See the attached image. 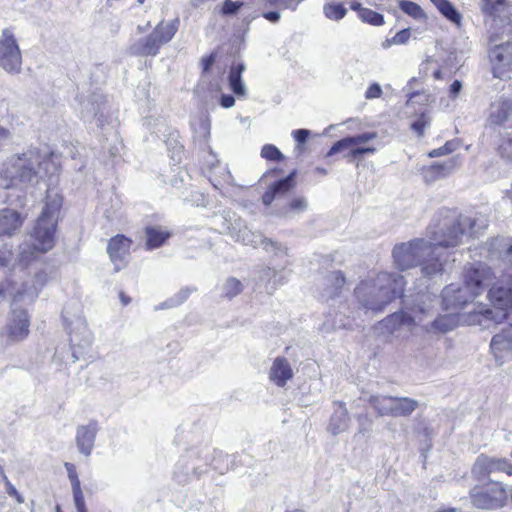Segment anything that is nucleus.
<instances>
[{
  "label": "nucleus",
  "instance_id": "nucleus-1",
  "mask_svg": "<svg viewBox=\"0 0 512 512\" xmlns=\"http://www.w3.org/2000/svg\"><path fill=\"white\" fill-rule=\"evenodd\" d=\"M435 224L428 227L430 240L421 238L395 245L392 251L394 263L400 270L421 266L424 276L433 277L441 274L449 259L450 252L435 239Z\"/></svg>",
  "mask_w": 512,
  "mask_h": 512
},
{
  "label": "nucleus",
  "instance_id": "nucleus-2",
  "mask_svg": "<svg viewBox=\"0 0 512 512\" xmlns=\"http://www.w3.org/2000/svg\"><path fill=\"white\" fill-rule=\"evenodd\" d=\"M59 169L53 153L28 150L14 155L0 169V188L8 189L17 185H37L46 177L54 176Z\"/></svg>",
  "mask_w": 512,
  "mask_h": 512
},
{
  "label": "nucleus",
  "instance_id": "nucleus-3",
  "mask_svg": "<svg viewBox=\"0 0 512 512\" xmlns=\"http://www.w3.org/2000/svg\"><path fill=\"white\" fill-rule=\"evenodd\" d=\"M495 276L491 269L483 264L476 263L464 271L462 284L451 283L441 294L442 306L445 310H460L471 303L478 295L488 289Z\"/></svg>",
  "mask_w": 512,
  "mask_h": 512
},
{
  "label": "nucleus",
  "instance_id": "nucleus-4",
  "mask_svg": "<svg viewBox=\"0 0 512 512\" xmlns=\"http://www.w3.org/2000/svg\"><path fill=\"white\" fill-rule=\"evenodd\" d=\"M485 16L490 41L494 43L489 52L493 75L502 79L507 77V72L512 69V14L508 17L503 13Z\"/></svg>",
  "mask_w": 512,
  "mask_h": 512
},
{
  "label": "nucleus",
  "instance_id": "nucleus-5",
  "mask_svg": "<svg viewBox=\"0 0 512 512\" xmlns=\"http://www.w3.org/2000/svg\"><path fill=\"white\" fill-rule=\"evenodd\" d=\"M403 277L381 272L373 281H363L355 288V296L367 310L380 311L397 296H401Z\"/></svg>",
  "mask_w": 512,
  "mask_h": 512
},
{
  "label": "nucleus",
  "instance_id": "nucleus-6",
  "mask_svg": "<svg viewBox=\"0 0 512 512\" xmlns=\"http://www.w3.org/2000/svg\"><path fill=\"white\" fill-rule=\"evenodd\" d=\"M433 222L435 224L434 237L446 249L458 246L466 229L471 236H474L487 226V221L484 218L462 217L449 209L439 210Z\"/></svg>",
  "mask_w": 512,
  "mask_h": 512
},
{
  "label": "nucleus",
  "instance_id": "nucleus-7",
  "mask_svg": "<svg viewBox=\"0 0 512 512\" xmlns=\"http://www.w3.org/2000/svg\"><path fill=\"white\" fill-rule=\"evenodd\" d=\"M62 206V196L56 188H48L44 207L36 221L32 237L33 246L38 252H47L54 245L56 225Z\"/></svg>",
  "mask_w": 512,
  "mask_h": 512
},
{
  "label": "nucleus",
  "instance_id": "nucleus-8",
  "mask_svg": "<svg viewBox=\"0 0 512 512\" xmlns=\"http://www.w3.org/2000/svg\"><path fill=\"white\" fill-rule=\"evenodd\" d=\"M404 310L395 312L381 321V326L390 334L403 326L422 323L433 316L432 299L428 294L419 293L415 297L403 296Z\"/></svg>",
  "mask_w": 512,
  "mask_h": 512
},
{
  "label": "nucleus",
  "instance_id": "nucleus-9",
  "mask_svg": "<svg viewBox=\"0 0 512 512\" xmlns=\"http://www.w3.org/2000/svg\"><path fill=\"white\" fill-rule=\"evenodd\" d=\"M488 297L494 308H486L482 304L477 310L468 315L470 325H479L483 329H489L493 324L501 323L507 318V309L512 306V287L494 285L488 287Z\"/></svg>",
  "mask_w": 512,
  "mask_h": 512
},
{
  "label": "nucleus",
  "instance_id": "nucleus-10",
  "mask_svg": "<svg viewBox=\"0 0 512 512\" xmlns=\"http://www.w3.org/2000/svg\"><path fill=\"white\" fill-rule=\"evenodd\" d=\"M179 27V19L170 22L161 21L152 32L133 43L129 51L135 56H156L164 44L170 42Z\"/></svg>",
  "mask_w": 512,
  "mask_h": 512
},
{
  "label": "nucleus",
  "instance_id": "nucleus-11",
  "mask_svg": "<svg viewBox=\"0 0 512 512\" xmlns=\"http://www.w3.org/2000/svg\"><path fill=\"white\" fill-rule=\"evenodd\" d=\"M39 289L36 287L33 288H24L21 291H18L14 297L12 302V314L11 318L6 325V334L8 339L11 342H18L24 340L29 334V317L27 311L21 308H18V303L22 302L26 299L32 301L38 295Z\"/></svg>",
  "mask_w": 512,
  "mask_h": 512
},
{
  "label": "nucleus",
  "instance_id": "nucleus-12",
  "mask_svg": "<svg viewBox=\"0 0 512 512\" xmlns=\"http://www.w3.org/2000/svg\"><path fill=\"white\" fill-rule=\"evenodd\" d=\"M223 219L225 223L229 222L225 228V232L228 233L236 242H240L254 248L263 246L266 251H277L286 255V248L271 239L265 238L260 232L251 231L240 218L232 219V217H230L227 219L224 217Z\"/></svg>",
  "mask_w": 512,
  "mask_h": 512
},
{
  "label": "nucleus",
  "instance_id": "nucleus-13",
  "mask_svg": "<svg viewBox=\"0 0 512 512\" xmlns=\"http://www.w3.org/2000/svg\"><path fill=\"white\" fill-rule=\"evenodd\" d=\"M0 68L10 75L22 71V54L10 29H3L0 36Z\"/></svg>",
  "mask_w": 512,
  "mask_h": 512
},
{
  "label": "nucleus",
  "instance_id": "nucleus-14",
  "mask_svg": "<svg viewBox=\"0 0 512 512\" xmlns=\"http://www.w3.org/2000/svg\"><path fill=\"white\" fill-rule=\"evenodd\" d=\"M507 491L500 482L491 481L471 491L474 506L480 509H496L502 507L507 500Z\"/></svg>",
  "mask_w": 512,
  "mask_h": 512
},
{
  "label": "nucleus",
  "instance_id": "nucleus-15",
  "mask_svg": "<svg viewBox=\"0 0 512 512\" xmlns=\"http://www.w3.org/2000/svg\"><path fill=\"white\" fill-rule=\"evenodd\" d=\"M296 171H292L287 177L272 183L262 195V202L265 206L275 203V212L283 206L282 202L287 199L289 193L294 189V177Z\"/></svg>",
  "mask_w": 512,
  "mask_h": 512
},
{
  "label": "nucleus",
  "instance_id": "nucleus-16",
  "mask_svg": "<svg viewBox=\"0 0 512 512\" xmlns=\"http://www.w3.org/2000/svg\"><path fill=\"white\" fill-rule=\"evenodd\" d=\"M487 125L493 128H512V99L500 97L490 104Z\"/></svg>",
  "mask_w": 512,
  "mask_h": 512
},
{
  "label": "nucleus",
  "instance_id": "nucleus-17",
  "mask_svg": "<svg viewBox=\"0 0 512 512\" xmlns=\"http://www.w3.org/2000/svg\"><path fill=\"white\" fill-rule=\"evenodd\" d=\"M131 243L132 241L122 234H118L109 240L107 253L111 262L114 264L116 272L125 266L130 253Z\"/></svg>",
  "mask_w": 512,
  "mask_h": 512
},
{
  "label": "nucleus",
  "instance_id": "nucleus-18",
  "mask_svg": "<svg viewBox=\"0 0 512 512\" xmlns=\"http://www.w3.org/2000/svg\"><path fill=\"white\" fill-rule=\"evenodd\" d=\"M497 361L503 362L512 357V325L503 328L493 336L490 344Z\"/></svg>",
  "mask_w": 512,
  "mask_h": 512
},
{
  "label": "nucleus",
  "instance_id": "nucleus-19",
  "mask_svg": "<svg viewBox=\"0 0 512 512\" xmlns=\"http://www.w3.org/2000/svg\"><path fill=\"white\" fill-rule=\"evenodd\" d=\"M459 166V157H451L443 162H435L430 166L423 168L422 174L425 182L432 183L446 178Z\"/></svg>",
  "mask_w": 512,
  "mask_h": 512
},
{
  "label": "nucleus",
  "instance_id": "nucleus-20",
  "mask_svg": "<svg viewBox=\"0 0 512 512\" xmlns=\"http://www.w3.org/2000/svg\"><path fill=\"white\" fill-rule=\"evenodd\" d=\"M503 472L507 475L512 474V466L504 459H492L481 456L477 459L473 467V473L482 477L489 476L492 473Z\"/></svg>",
  "mask_w": 512,
  "mask_h": 512
},
{
  "label": "nucleus",
  "instance_id": "nucleus-21",
  "mask_svg": "<svg viewBox=\"0 0 512 512\" xmlns=\"http://www.w3.org/2000/svg\"><path fill=\"white\" fill-rule=\"evenodd\" d=\"M23 223L21 214L13 209L0 211V236L13 235Z\"/></svg>",
  "mask_w": 512,
  "mask_h": 512
},
{
  "label": "nucleus",
  "instance_id": "nucleus-22",
  "mask_svg": "<svg viewBox=\"0 0 512 512\" xmlns=\"http://www.w3.org/2000/svg\"><path fill=\"white\" fill-rule=\"evenodd\" d=\"M345 284V277L339 270L329 272L323 279V291L321 297L325 300L339 295Z\"/></svg>",
  "mask_w": 512,
  "mask_h": 512
},
{
  "label": "nucleus",
  "instance_id": "nucleus-23",
  "mask_svg": "<svg viewBox=\"0 0 512 512\" xmlns=\"http://www.w3.org/2000/svg\"><path fill=\"white\" fill-rule=\"evenodd\" d=\"M293 376L292 368L283 357H277L270 369V380L273 381L277 386L283 387L286 382Z\"/></svg>",
  "mask_w": 512,
  "mask_h": 512
},
{
  "label": "nucleus",
  "instance_id": "nucleus-24",
  "mask_svg": "<svg viewBox=\"0 0 512 512\" xmlns=\"http://www.w3.org/2000/svg\"><path fill=\"white\" fill-rule=\"evenodd\" d=\"M69 336L73 348H87L92 343V333L81 319L75 322L74 327L69 332Z\"/></svg>",
  "mask_w": 512,
  "mask_h": 512
},
{
  "label": "nucleus",
  "instance_id": "nucleus-25",
  "mask_svg": "<svg viewBox=\"0 0 512 512\" xmlns=\"http://www.w3.org/2000/svg\"><path fill=\"white\" fill-rule=\"evenodd\" d=\"M457 324V319L452 313L440 315L429 323H420L423 329L428 333H446L452 330Z\"/></svg>",
  "mask_w": 512,
  "mask_h": 512
},
{
  "label": "nucleus",
  "instance_id": "nucleus-26",
  "mask_svg": "<svg viewBox=\"0 0 512 512\" xmlns=\"http://www.w3.org/2000/svg\"><path fill=\"white\" fill-rule=\"evenodd\" d=\"M147 249H156L162 246L171 236V233L161 226H148L145 228Z\"/></svg>",
  "mask_w": 512,
  "mask_h": 512
},
{
  "label": "nucleus",
  "instance_id": "nucleus-27",
  "mask_svg": "<svg viewBox=\"0 0 512 512\" xmlns=\"http://www.w3.org/2000/svg\"><path fill=\"white\" fill-rule=\"evenodd\" d=\"M480 6L484 15L512 14V0H481Z\"/></svg>",
  "mask_w": 512,
  "mask_h": 512
},
{
  "label": "nucleus",
  "instance_id": "nucleus-28",
  "mask_svg": "<svg viewBox=\"0 0 512 512\" xmlns=\"http://www.w3.org/2000/svg\"><path fill=\"white\" fill-rule=\"evenodd\" d=\"M246 66L244 63L232 65L229 71V86L231 90L238 96L246 95V86L242 81V73L245 71Z\"/></svg>",
  "mask_w": 512,
  "mask_h": 512
},
{
  "label": "nucleus",
  "instance_id": "nucleus-29",
  "mask_svg": "<svg viewBox=\"0 0 512 512\" xmlns=\"http://www.w3.org/2000/svg\"><path fill=\"white\" fill-rule=\"evenodd\" d=\"M308 208V202L305 197L298 196L294 197L286 203H283V206L279 207V209L274 212L275 215L280 217H291L292 214H299L304 212Z\"/></svg>",
  "mask_w": 512,
  "mask_h": 512
},
{
  "label": "nucleus",
  "instance_id": "nucleus-30",
  "mask_svg": "<svg viewBox=\"0 0 512 512\" xmlns=\"http://www.w3.org/2000/svg\"><path fill=\"white\" fill-rule=\"evenodd\" d=\"M337 406L338 407L335 409L333 415L331 416L328 427L329 431L334 435L345 431L349 422L347 410L344 407V404L338 403Z\"/></svg>",
  "mask_w": 512,
  "mask_h": 512
},
{
  "label": "nucleus",
  "instance_id": "nucleus-31",
  "mask_svg": "<svg viewBox=\"0 0 512 512\" xmlns=\"http://www.w3.org/2000/svg\"><path fill=\"white\" fill-rule=\"evenodd\" d=\"M97 430L98 426L96 422L79 426L76 432V442L79 448H91L94 444Z\"/></svg>",
  "mask_w": 512,
  "mask_h": 512
},
{
  "label": "nucleus",
  "instance_id": "nucleus-32",
  "mask_svg": "<svg viewBox=\"0 0 512 512\" xmlns=\"http://www.w3.org/2000/svg\"><path fill=\"white\" fill-rule=\"evenodd\" d=\"M103 105V98L101 95L94 94L87 99L80 101V112L84 119H91L96 117L100 111L101 106Z\"/></svg>",
  "mask_w": 512,
  "mask_h": 512
},
{
  "label": "nucleus",
  "instance_id": "nucleus-33",
  "mask_svg": "<svg viewBox=\"0 0 512 512\" xmlns=\"http://www.w3.org/2000/svg\"><path fill=\"white\" fill-rule=\"evenodd\" d=\"M393 402V417L409 416L418 407V402L408 397H393Z\"/></svg>",
  "mask_w": 512,
  "mask_h": 512
},
{
  "label": "nucleus",
  "instance_id": "nucleus-34",
  "mask_svg": "<svg viewBox=\"0 0 512 512\" xmlns=\"http://www.w3.org/2000/svg\"><path fill=\"white\" fill-rule=\"evenodd\" d=\"M368 402L380 416H391L393 413V397L392 396H371Z\"/></svg>",
  "mask_w": 512,
  "mask_h": 512
},
{
  "label": "nucleus",
  "instance_id": "nucleus-35",
  "mask_svg": "<svg viewBox=\"0 0 512 512\" xmlns=\"http://www.w3.org/2000/svg\"><path fill=\"white\" fill-rule=\"evenodd\" d=\"M439 12L455 24H460L461 15L448 0H430Z\"/></svg>",
  "mask_w": 512,
  "mask_h": 512
},
{
  "label": "nucleus",
  "instance_id": "nucleus-36",
  "mask_svg": "<svg viewBox=\"0 0 512 512\" xmlns=\"http://www.w3.org/2000/svg\"><path fill=\"white\" fill-rule=\"evenodd\" d=\"M191 289L188 287L182 288L178 293H176L171 298L167 299L166 301L160 303L158 306H156V310H164L169 309L173 307H177L184 303L188 297L191 294Z\"/></svg>",
  "mask_w": 512,
  "mask_h": 512
},
{
  "label": "nucleus",
  "instance_id": "nucleus-37",
  "mask_svg": "<svg viewBox=\"0 0 512 512\" xmlns=\"http://www.w3.org/2000/svg\"><path fill=\"white\" fill-rule=\"evenodd\" d=\"M400 9L416 20L426 19V14L423 9L415 2L408 0H401L399 2Z\"/></svg>",
  "mask_w": 512,
  "mask_h": 512
},
{
  "label": "nucleus",
  "instance_id": "nucleus-38",
  "mask_svg": "<svg viewBox=\"0 0 512 512\" xmlns=\"http://www.w3.org/2000/svg\"><path fill=\"white\" fill-rule=\"evenodd\" d=\"M323 12L330 20H340L345 17L347 9L342 4L329 3L324 5Z\"/></svg>",
  "mask_w": 512,
  "mask_h": 512
},
{
  "label": "nucleus",
  "instance_id": "nucleus-39",
  "mask_svg": "<svg viewBox=\"0 0 512 512\" xmlns=\"http://www.w3.org/2000/svg\"><path fill=\"white\" fill-rule=\"evenodd\" d=\"M242 290H243V285H242L241 281L234 277L228 278L223 285L224 296L229 299L240 294L242 292Z\"/></svg>",
  "mask_w": 512,
  "mask_h": 512
},
{
  "label": "nucleus",
  "instance_id": "nucleus-40",
  "mask_svg": "<svg viewBox=\"0 0 512 512\" xmlns=\"http://www.w3.org/2000/svg\"><path fill=\"white\" fill-rule=\"evenodd\" d=\"M65 468L67 470L68 478L72 485L73 497L82 496L83 493L81 490L80 481H79L74 464L66 462Z\"/></svg>",
  "mask_w": 512,
  "mask_h": 512
},
{
  "label": "nucleus",
  "instance_id": "nucleus-41",
  "mask_svg": "<svg viewBox=\"0 0 512 512\" xmlns=\"http://www.w3.org/2000/svg\"><path fill=\"white\" fill-rule=\"evenodd\" d=\"M355 146L351 136L345 137L333 144L327 153V156H332L342 151H350Z\"/></svg>",
  "mask_w": 512,
  "mask_h": 512
},
{
  "label": "nucleus",
  "instance_id": "nucleus-42",
  "mask_svg": "<svg viewBox=\"0 0 512 512\" xmlns=\"http://www.w3.org/2000/svg\"><path fill=\"white\" fill-rule=\"evenodd\" d=\"M261 157L276 162L284 159V155L281 153V151L272 144H266L262 147Z\"/></svg>",
  "mask_w": 512,
  "mask_h": 512
},
{
  "label": "nucleus",
  "instance_id": "nucleus-43",
  "mask_svg": "<svg viewBox=\"0 0 512 512\" xmlns=\"http://www.w3.org/2000/svg\"><path fill=\"white\" fill-rule=\"evenodd\" d=\"M260 280L266 281L268 283H272V287H275L276 285L280 284V280L282 279V276L279 275V272L275 268L267 267L260 271Z\"/></svg>",
  "mask_w": 512,
  "mask_h": 512
},
{
  "label": "nucleus",
  "instance_id": "nucleus-44",
  "mask_svg": "<svg viewBox=\"0 0 512 512\" xmlns=\"http://www.w3.org/2000/svg\"><path fill=\"white\" fill-rule=\"evenodd\" d=\"M364 22L372 25H382L384 23L383 16L371 9L365 8L360 10L359 16Z\"/></svg>",
  "mask_w": 512,
  "mask_h": 512
},
{
  "label": "nucleus",
  "instance_id": "nucleus-45",
  "mask_svg": "<svg viewBox=\"0 0 512 512\" xmlns=\"http://www.w3.org/2000/svg\"><path fill=\"white\" fill-rule=\"evenodd\" d=\"M410 36V29H402L401 31L397 32L391 39H387L384 43V47L406 44L410 39Z\"/></svg>",
  "mask_w": 512,
  "mask_h": 512
},
{
  "label": "nucleus",
  "instance_id": "nucleus-46",
  "mask_svg": "<svg viewBox=\"0 0 512 512\" xmlns=\"http://www.w3.org/2000/svg\"><path fill=\"white\" fill-rule=\"evenodd\" d=\"M457 147H458L457 141H453V140L447 141L445 143V145H443L442 147H439L437 149H433L432 151H430L428 156L431 158L444 156V155H447V154L455 151L457 149Z\"/></svg>",
  "mask_w": 512,
  "mask_h": 512
},
{
  "label": "nucleus",
  "instance_id": "nucleus-47",
  "mask_svg": "<svg viewBox=\"0 0 512 512\" xmlns=\"http://www.w3.org/2000/svg\"><path fill=\"white\" fill-rule=\"evenodd\" d=\"M292 136L297 142L295 151L300 154L303 151V145L306 143L308 137L310 136V131L307 129H297L292 132Z\"/></svg>",
  "mask_w": 512,
  "mask_h": 512
},
{
  "label": "nucleus",
  "instance_id": "nucleus-48",
  "mask_svg": "<svg viewBox=\"0 0 512 512\" xmlns=\"http://www.w3.org/2000/svg\"><path fill=\"white\" fill-rule=\"evenodd\" d=\"M376 151L373 147H358L354 146L346 155L345 157L349 161H354L356 159H359L364 154H373Z\"/></svg>",
  "mask_w": 512,
  "mask_h": 512
},
{
  "label": "nucleus",
  "instance_id": "nucleus-49",
  "mask_svg": "<svg viewBox=\"0 0 512 512\" xmlns=\"http://www.w3.org/2000/svg\"><path fill=\"white\" fill-rule=\"evenodd\" d=\"M430 119L425 115L421 114L412 124L411 128L414 132L417 133L419 137H422L424 134L425 128L429 125Z\"/></svg>",
  "mask_w": 512,
  "mask_h": 512
},
{
  "label": "nucleus",
  "instance_id": "nucleus-50",
  "mask_svg": "<svg viewBox=\"0 0 512 512\" xmlns=\"http://www.w3.org/2000/svg\"><path fill=\"white\" fill-rule=\"evenodd\" d=\"M242 1L225 0L223 3L221 13L223 15H234L243 6Z\"/></svg>",
  "mask_w": 512,
  "mask_h": 512
},
{
  "label": "nucleus",
  "instance_id": "nucleus-51",
  "mask_svg": "<svg viewBox=\"0 0 512 512\" xmlns=\"http://www.w3.org/2000/svg\"><path fill=\"white\" fill-rule=\"evenodd\" d=\"M499 153L503 158L512 161V138H505L499 145Z\"/></svg>",
  "mask_w": 512,
  "mask_h": 512
},
{
  "label": "nucleus",
  "instance_id": "nucleus-52",
  "mask_svg": "<svg viewBox=\"0 0 512 512\" xmlns=\"http://www.w3.org/2000/svg\"><path fill=\"white\" fill-rule=\"evenodd\" d=\"M351 137L353 139L355 146H357L360 144H365V143L377 138V133L376 132H365V133L354 135Z\"/></svg>",
  "mask_w": 512,
  "mask_h": 512
},
{
  "label": "nucleus",
  "instance_id": "nucleus-53",
  "mask_svg": "<svg viewBox=\"0 0 512 512\" xmlns=\"http://www.w3.org/2000/svg\"><path fill=\"white\" fill-rule=\"evenodd\" d=\"M381 95H382V88L378 83L371 84L365 92L366 99H376V98H379Z\"/></svg>",
  "mask_w": 512,
  "mask_h": 512
},
{
  "label": "nucleus",
  "instance_id": "nucleus-54",
  "mask_svg": "<svg viewBox=\"0 0 512 512\" xmlns=\"http://www.w3.org/2000/svg\"><path fill=\"white\" fill-rule=\"evenodd\" d=\"M359 421V432L360 433H366L369 432L372 426L371 420L367 416H360L358 418Z\"/></svg>",
  "mask_w": 512,
  "mask_h": 512
},
{
  "label": "nucleus",
  "instance_id": "nucleus-55",
  "mask_svg": "<svg viewBox=\"0 0 512 512\" xmlns=\"http://www.w3.org/2000/svg\"><path fill=\"white\" fill-rule=\"evenodd\" d=\"M10 139V130L0 125V146L6 144Z\"/></svg>",
  "mask_w": 512,
  "mask_h": 512
},
{
  "label": "nucleus",
  "instance_id": "nucleus-56",
  "mask_svg": "<svg viewBox=\"0 0 512 512\" xmlns=\"http://www.w3.org/2000/svg\"><path fill=\"white\" fill-rule=\"evenodd\" d=\"M6 491L7 493L10 495V496H14L16 497L18 503H22L23 502V499L21 498V496L18 494L17 490L15 489V487L6 479Z\"/></svg>",
  "mask_w": 512,
  "mask_h": 512
},
{
  "label": "nucleus",
  "instance_id": "nucleus-57",
  "mask_svg": "<svg viewBox=\"0 0 512 512\" xmlns=\"http://www.w3.org/2000/svg\"><path fill=\"white\" fill-rule=\"evenodd\" d=\"M235 104V99L232 95L221 96V106L224 108H231Z\"/></svg>",
  "mask_w": 512,
  "mask_h": 512
},
{
  "label": "nucleus",
  "instance_id": "nucleus-58",
  "mask_svg": "<svg viewBox=\"0 0 512 512\" xmlns=\"http://www.w3.org/2000/svg\"><path fill=\"white\" fill-rule=\"evenodd\" d=\"M462 89V83L459 80H455L450 86V96L455 98Z\"/></svg>",
  "mask_w": 512,
  "mask_h": 512
},
{
  "label": "nucleus",
  "instance_id": "nucleus-59",
  "mask_svg": "<svg viewBox=\"0 0 512 512\" xmlns=\"http://www.w3.org/2000/svg\"><path fill=\"white\" fill-rule=\"evenodd\" d=\"M74 503H75L77 512H87L83 495L79 496V497H74Z\"/></svg>",
  "mask_w": 512,
  "mask_h": 512
},
{
  "label": "nucleus",
  "instance_id": "nucleus-60",
  "mask_svg": "<svg viewBox=\"0 0 512 512\" xmlns=\"http://www.w3.org/2000/svg\"><path fill=\"white\" fill-rule=\"evenodd\" d=\"M74 503H75L77 512H87L83 495L79 496V497H74Z\"/></svg>",
  "mask_w": 512,
  "mask_h": 512
},
{
  "label": "nucleus",
  "instance_id": "nucleus-61",
  "mask_svg": "<svg viewBox=\"0 0 512 512\" xmlns=\"http://www.w3.org/2000/svg\"><path fill=\"white\" fill-rule=\"evenodd\" d=\"M263 16L265 19H267L268 21L273 22V23L278 22L280 19V14L276 11L266 12V13H264Z\"/></svg>",
  "mask_w": 512,
  "mask_h": 512
},
{
  "label": "nucleus",
  "instance_id": "nucleus-62",
  "mask_svg": "<svg viewBox=\"0 0 512 512\" xmlns=\"http://www.w3.org/2000/svg\"><path fill=\"white\" fill-rule=\"evenodd\" d=\"M200 128L203 131L204 136H208L210 133V125L207 120H201L200 121Z\"/></svg>",
  "mask_w": 512,
  "mask_h": 512
},
{
  "label": "nucleus",
  "instance_id": "nucleus-63",
  "mask_svg": "<svg viewBox=\"0 0 512 512\" xmlns=\"http://www.w3.org/2000/svg\"><path fill=\"white\" fill-rule=\"evenodd\" d=\"M202 63H203V66H204V70H208L214 63V56L213 55H210L209 57L207 58H204L202 60Z\"/></svg>",
  "mask_w": 512,
  "mask_h": 512
},
{
  "label": "nucleus",
  "instance_id": "nucleus-64",
  "mask_svg": "<svg viewBox=\"0 0 512 512\" xmlns=\"http://www.w3.org/2000/svg\"><path fill=\"white\" fill-rule=\"evenodd\" d=\"M423 96L425 98V95H421L419 92H412L408 96L407 103L414 102L415 98Z\"/></svg>",
  "mask_w": 512,
  "mask_h": 512
}]
</instances>
